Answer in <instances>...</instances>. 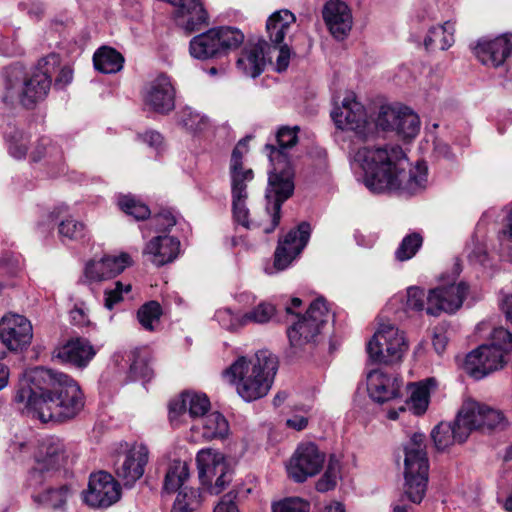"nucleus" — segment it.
Segmentation results:
<instances>
[{"label": "nucleus", "mask_w": 512, "mask_h": 512, "mask_svg": "<svg viewBox=\"0 0 512 512\" xmlns=\"http://www.w3.org/2000/svg\"><path fill=\"white\" fill-rule=\"evenodd\" d=\"M14 401L23 412L41 422H63L76 417L85 404L79 384L68 374L35 367L20 381Z\"/></svg>", "instance_id": "1"}, {"label": "nucleus", "mask_w": 512, "mask_h": 512, "mask_svg": "<svg viewBox=\"0 0 512 512\" xmlns=\"http://www.w3.org/2000/svg\"><path fill=\"white\" fill-rule=\"evenodd\" d=\"M363 171V183L374 194L394 192L410 197L427 187L428 168L425 162L412 167L403 149L398 145L364 146L354 156Z\"/></svg>", "instance_id": "2"}, {"label": "nucleus", "mask_w": 512, "mask_h": 512, "mask_svg": "<svg viewBox=\"0 0 512 512\" xmlns=\"http://www.w3.org/2000/svg\"><path fill=\"white\" fill-rule=\"evenodd\" d=\"M298 131V126H283L274 136L276 144L269 142L264 147L271 165L265 191V211L270 217V223L263 226L265 234L272 233L279 225L282 205L294 193L295 172L291 151L298 143Z\"/></svg>", "instance_id": "3"}, {"label": "nucleus", "mask_w": 512, "mask_h": 512, "mask_svg": "<svg viewBox=\"0 0 512 512\" xmlns=\"http://www.w3.org/2000/svg\"><path fill=\"white\" fill-rule=\"evenodd\" d=\"M278 358L269 350H259L252 359L238 357L224 375L236 386L238 395L246 402L268 394L278 371Z\"/></svg>", "instance_id": "4"}, {"label": "nucleus", "mask_w": 512, "mask_h": 512, "mask_svg": "<svg viewBox=\"0 0 512 512\" xmlns=\"http://www.w3.org/2000/svg\"><path fill=\"white\" fill-rule=\"evenodd\" d=\"M425 441V434L416 432L403 445L405 482L403 493L392 503V512H413L412 504L421 503L426 494L429 462Z\"/></svg>", "instance_id": "5"}, {"label": "nucleus", "mask_w": 512, "mask_h": 512, "mask_svg": "<svg viewBox=\"0 0 512 512\" xmlns=\"http://www.w3.org/2000/svg\"><path fill=\"white\" fill-rule=\"evenodd\" d=\"M48 58L39 61L37 67L25 74L19 65H14L6 70L5 93L3 102L12 104L18 100L25 108H33L38 102L43 101L51 87V76L48 69Z\"/></svg>", "instance_id": "6"}, {"label": "nucleus", "mask_w": 512, "mask_h": 512, "mask_svg": "<svg viewBox=\"0 0 512 512\" xmlns=\"http://www.w3.org/2000/svg\"><path fill=\"white\" fill-rule=\"evenodd\" d=\"M331 318L326 300L323 297L315 299L303 316L287 328V337L293 355L311 348L319 341L324 326Z\"/></svg>", "instance_id": "7"}, {"label": "nucleus", "mask_w": 512, "mask_h": 512, "mask_svg": "<svg viewBox=\"0 0 512 512\" xmlns=\"http://www.w3.org/2000/svg\"><path fill=\"white\" fill-rule=\"evenodd\" d=\"M244 42L243 32L232 26H218L194 36L189 43L190 55L209 60L227 55Z\"/></svg>", "instance_id": "8"}, {"label": "nucleus", "mask_w": 512, "mask_h": 512, "mask_svg": "<svg viewBox=\"0 0 512 512\" xmlns=\"http://www.w3.org/2000/svg\"><path fill=\"white\" fill-rule=\"evenodd\" d=\"M408 350L404 334L391 323H381L366 346L373 363L395 364L402 360Z\"/></svg>", "instance_id": "9"}, {"label": "nucleus", "mask_w": 512, "mask_h": 512, "mask_svg": "<svg viewBox=\"0 0 512 512\" xmlns=\"http://www.w3.org/2000/svg\"><path fill=\"white\" fill-rule=\"evenodd\" d=\"M196 463L199 480L210 494H220L232 481L233 470L222 453L211 448L197 453Z\"/></svg>", "instance_id": "10"}, {"label": "nucleus", "mask_w": 512, "mask_h": 512, "mask_svg": "<svg viewBox=\"0 0 512 512\" xmlns=\"http://www.w3.org/2000/svg\"><path fill=\"white\" fill-rule=\"evenodd\" d=\"M474 54L483 65L499 70L500 75L512 81V33L479 40Z\"/></svg>", "instance_id": "11"}, {"label": "nucleus", "mask_w": 512, "mask_h": 512, "mask_svg": "<svg viewBox=\"0 0 512 512\" xmlns=\"http://www.w3.org/2000/svg\"><path fill=\"white\" fill-rule=\"evenodd\" d=\"M67 458L63 441L54 436L39 440L35 453L36 466L30 470L28 484L36 487L44 480L43 473L60 468Z\"/></svg>", "instance_id": "12"}, {"label": "nucleus", "mask_w": 512, "mask_h": 512, "mask_svg": "<svg viewBox=\"0 0 512 512\" xmlns=\"http://www.w3.org/2000/svg\"><path fill=\"white\" fill-rule=\"evenodd\" d=\"M325 459V453L315 443H300L287 465L288 476L297 483H303L322 470Z\"/></svg>", "instance_id": "13"}, {"label": "nucleus", "mask_w": 512, "mask_h": 512, "mask_svg": "<svg viewBox=\"0 0 512 512\" xmlns=\"http://www.w3.org/2000/svg\"><path fill=\"white\" fill-rule=\"evenodd\" d=\"M331 118L337 128L351 130L361 139H367L372 132V124L367 120L363 105L352 94L342 100L341 106H335Z\"/></svg>", "instance_id": "14"}, {"label": "nucleus", "mask_w": 512, "mask_h": 512, "mask_svg": "<svg viewBox=\"0 0 512 512\" xmlns=\"http://www.w3.org/2000/svg\"><path fill=\"white\" fill-rule=\"evenodd\" d=\"M469 287L465 282L439 285L427 292L426 313L439 316L441 313L453 314L458 311L467 296Z\"/></svg>", "instance_id": "15"}, {"label": "nucleus", "mask_w": 512, "mask_h": 512, "mask_svg": "<svg viewBox=\"0 0 512 512\" xmlns=\"http://www.w3.org/2000/svg\"><path fill=\"white\" fill-rule=\"evenodd\" d=\"M311 232L310 223L303 221L291 229L283 239H279L274 253L275 270L283 271L291 265L307 246Z\"/></svg>", "instance_id": "16"}, {"label": "nucleus", "mask_w": 512, "mask_h": 512, "mask_svg": "<svg viewBox=\"0 0 512 512\" xmlns=\"http://www.w3.org/2000/svg\"><path fill=\"white\" fill-rule=\"evenodd\" d=\"M120 496L118 482L104 471L91 474L88 487L82 493L84 503L92 508H107L116 503Z\"/></svg>", "instance_id": "17"}, {"label": "nucleus", "mask_w": 512, "mask_h": 512, "mask_svg": "<svg viewBox=\"0 0 512 512\" xmlns=\"http://www.w3.org/2000/svg\"><path fill=\"white\" fill-rule=\"evenodd\" d=\"M132 265V259L127 253L119 256L106 255L100 259H92L85 265L83 276L79 283L92 285L109 280Z\"/></svg>", "instance_id": "18"}, {"label": "nucleus", "mask_w": 512, "mask_h": 512, "mask_svg": "<svg viewBox=\"0 0 512 512\" xmlns=\"http://www.w3.org/2000/svg\"><path fill=\"white\" fill-rule=\"evenodd\" d=\"M503 366L504 360L500 350L483 344L467 354L463 369L475 380H481Z\"/></svg>", "instance_id": "19"}, {"label": "nucleus", "mask_w": 512, "mask_h": 512, "mask_svg": "<svg viewBox=\"0 0 512 512\" xmlns=\"http://www.w3.org/2000/svg\"><path fill=\"white\" fill-rule=\"evenodd\" d=\"M460 421H465L469 434L473 430L489 432L504 426V415L501 411L476 401L465 402L460 409Z\"/></svg>", "instance_id": "20"}, {"label": "nucleus", "mask_w": 512, "mask_h": 512, "mask_svg": "<svg viewBox=\"0 0 512 512\" xmlns=\"http://www.w3.org/2000/svg\"><path fill=\"white\" fill-rule=\"evenodd\" d=\"M211 407L210 399L205 393L184 391L178 398L169 403V419L172 424L178 425L188 415L196 420L205 416Z\"/></svg>", "instance_id": "21"}, {"label": "nucleus", "mask_w": 512, "mask_h": 512, "mask_svg": "<svg viewBox=\"0 0 512 512\" xmlns=\"http://www.w3.org/2000/svg\"><path fill=\"white\" fill-rule=\"evenodd\" d=\"M33 338V328L30 321L18 314L4 316L0 320V339L11 351L27 348Z\"/></svg>", "instance_id": "22"}, {"label": "nucleus", "mask_w": 512, "mask_h": 512, "mask_svg": "<svg viewBox=\"0 0 512 512\" xmlns=\"http://www.w3.org/2000/svg\"><path fill=\"white\" fill-rule=\"evenodd\" d=\"M175 93L170 77L161 74L146 86L143 101L151 111L168 114L175 107Z\"/></svg>", "instance_id": "23"}, {"label": "nucleus", "mask_w": 512, "mask_h": 512, "mask_svg": "<svg viewBox=\"0 0 512 512\" xmlns=\"http://www.w3.org/2000/svg\"><path fill=\"white\" fill-rule=\"evenodd\" d=\"M97 351L91 342L83 337H73L53 351V358L63 364L83 369L95 357Z\"/></svg>", "instance_id": "24"}, {"label": "nucleus", "mask_w": 512, "mask_h": 512, "mask_svg": "<svg viewBox=\"0 0 512 512\" xmlns=\"http://www.w3.org/2000/svg\"><path fill=\"white\" fill-rule=\"evenodd\" d=\"M322 16L330 34L336 40H344L352 29V13L341 0H329L322 9Z\"/></svg>", "instance_id": "25"}, {"label": "nucleus", "mask_w": 512, "mask_h": 512, "mask_svg": "<svg viewBox=\"0 0 512 512\" xmlns=\"http://www.w3.org/2000/svg\"><path fill=\"white\" fill-rule=\"evenodd\" d=\"M148 458V448L142 444L133 446L125 453L123 461L117 465L115 470L117 477L125 487H133L143 476Z\"/></svg>", "instance_id": "26"}, {"label": "nucleus", "mask_w": 512, "mask_h": 512, "mask_svg": "<svg viewBox=\"0 0 512 512\" xmlns=\"http://www.w3.org/2000/svg\"><path fill=\"white\" fill-rule=\"evenodd\" d=\"M180 245L178 237L159 234L146 243L143 255L153 265L161 267L177 259L180 253Z\"/></svg>", "instance_id": "27"}, {"label": "nucleus", "mask_w": 512, "mask_h": 512, "mask_svg": "<svg viewBox=\"0 0 512 512\" xmlns=\"http://www.w3.org/2000/svg\"><path fill=\"white\" fill-rule=\"evenodd\" d=\"M64 209H66V206H60L49 212L46 216V220L39 222V228H43L44 232L45 226L50 229L51 225L54 227L58 222V235L62 243L67 244L69 242L85 241L88 238L86 225L73 218L60 220V214Z\"/></svg>", "instance_id": "28"}, {"label": "nucleus", "mask_w": 512, "mask_h": 512, "mask_svg": "<svg viewBox=\"0 0 512 512\" xmlns=\"http://www.w3.org/2000/svg\"><path fill=\"white\" fill-rule=\"evenodd\" d=\"M460 411L452 422H440L431 431V438L438 451H444L455 443H463L469 437V428L460 421Z\"/></svg>", "instance_id": "29"}, {"label": "nucleus", "mask_w": 512, "mask_h": 512, "mask_svg": "<svg viewBox=\"0 0 512 512\" xmlns=\"http://www.w3.org/2000/svg\"><path fill=\"white\" fill-rule=\"evenodd\" d=\"M427 293L419 286H410L406 290V295L397 294L393 296L386 304L385 310L388 313H394L396 319L402 317V312H426Z\"/></svg>", "instance_id": "30"}, {"label": "nucleus", "mask_w": 512, "mask_h": 512, "mask_svg": "<svg viewBox=\"0 0 512 512\" xmlns=\"http://www.w3.org/2000/svg\"><path fill=\"white\" fill-rule=\"evenodd\" d=\"M401 382L397 378L373 370L367 377V391L370 398L379 404H383L399 397Z\"/></svg>", "instance_id": "31"}, {"label": "nucleus", "mask_w": 512, "mask_h": 512, "mask_svg": "<svg viewBox=\"0 0 512 512\" xmlns=\"http://www.w3.org/2000/svg\"><path fill=\"white\" fill-rule=\"evenodd\" d=\"M266 49H270V45L265 40L246 47L236 62L238 70L246 77H258L265 69Z\"/></svg>", "instance_id": "32"}, {"label": "nucleus", "mask_w": 512, "mask_h": 512, "mask_svg": "<svg viewBox=\"0 0 512 512\" xmlns=\"http://www.w3.org/2000/svg\"><path fill=\"white\" fill-rule=\"evenodd\" d=\"M33 162L43 161L51 167L50 176L56 177L64 171V162L61 148L48 137H41L31 152Z\"/></svg>", "instance_id": "33"}, {"label": "nucleus", "mask_w": 512, "mask_h": 512, "mask_svg": "<svg viewBox=\"0 0 512 512\" xmlns=\"http://www.w3.org/2000/svg\"><path fill=\"white\" fill-rule=\"evenodd\" d=\"M295 21V15L287 9L272 13L266 21V31L271 43L276 46L282 44Z\"/></svg>", "instance_id": "34"}, {"label": "nucleus", "mask_w": 512, "mask_h": 512, "mask_svg": "<svg viewBox=\"0 0 512 512\" xmlns=\"http://www.w3.org/2000/svg\"><path fill=\"white\" fill-rule=\"evenodd\" d=\"M435 378H426L416 383L409 384L410 397L407 400L409 410L414 415H423L430 403V394L432 389L436 388Z\"/></svg>", "instance_id": "35"}, {"label": "nucleus", "mask_w": 512, "mask_h": 512, "mask_svg": "<svg viewBox=\"0 0 512 512\" xmlns=\"http://www.w3.org/2000/svg\"><path fill=\"white\" fill-rule=\"evenodd\" d=\"M189 476V466L185 461L179 459L171 461L165 473L162 492L166 494L179 492L182 487L187 486Z\"/></svg>", "instance_id": "36"}, {"label": "nucleus", "mask_w": 512, "mask_h": 512, "mask_svg": "<svg viewBox=\"0 0 512 512\" xmlns=\"http://www.w3.org/2000/svg\"><path fill=\"white\" fill-rule=\"evenodd\" d=\"M94 68L103 74H113L123 68L124 57L116 49L100 47L93 55Z\"/></svg>", "instance_id": "37"}, {"label": "nucleus", "mask_w": 512, "mask_h": 512, "mask_svg": "<svg viewBox=\"0 0 512 512\" xmlns=\"http://www.w3.org/2000/svg\"><path fill=\"white\" fill-rule=\"evenodd\" d=\"M454 24L447 20L443 25L431 27L424 39V46L427 50H447L454 43Z\"/></svg>", "instance_id": "38"}, {"label": "nucleus", "mask_w": 512, "mask_h": 512, "mask_svg": "<svg viewBox=\"0 0 512 512\" xmlns=\"http://www.w3.org/2000/svg\"><path fill=\"white\" fill-rule=\"evenodd\" d=\"M201 420V435L206 440L222 439L229 431L226 418L219 412H208Z\"/></svg>", "instance_id": "39"}, {"label": "nucleus", "mask_w": 512, "mask_h": 512, "mask_svg": "<svg viewBox=\"0 0 512 512\" xmlns=\"http://www.w3.org/2000/svg\"><path fill=\"white\" fill-rule=\"evenodd\" d=\"M71 494V488L67 484H62L58 487H50L42 493L33 494L34 502L51 509H63L67 503L68 497Z\"/></svg>", "instance_id": "40"}, {"label": "nucleus", "mask_w": 512, "mask_h": 512, "mask_svg": "<svg viewBox=\"0 0 512 512\" xmlns=\"http://www.w3.org/2000/svg\"><path fill=\"white\" fill-rule=\"evenodd\" d=\"M420 130L419 116L410 108L401 106L399 119L395 127V132L403 140H411L417 136Z\"/></svg>", "instance_id": "41"}, {"label": "nucleus", "mask_w": 512, "mask_h": 512, "mask_svg": "<svg viewBox=\"0 0 512 512\" xmlns=\"http://www.w3.org/2000/svg\"><path fill=\"white\" fill-rule=\"evenodd\" d=\"M9 154L15 159H24L27 155L30 137L15 126H9L4 132Z\"/></svg>", "instance_id": "42"}, {"label": "nucleus", "mask_w": 512, "mask_h": 512, "mask_svg": "<svg viewBox=\"0 0 512 512\" xmlns=\"http://www.w3.org/2000/svg\"><path fill=\"white\" fill-rule=\"evenodd\" d=\"M178 123L191 133H200L209 126V119L192 109L191 107L182 108L177 114Z\"/></svg>", "instance_id": "43"}, {"label": "nucleus", "mask_w": 512, "mask_h": 512, "mask_svg": "<svg viewBox=\"0 0 512 512\" xmlns=\"http://www.w3.org/2000/svg\"><path fill=\"white\" fill-rule=\"evenodd\" d=\"M117 203L121 211L137 221L145 220L151 215L149 207L134 195H120Z\"/></svg>", "instance_id": "44"}, {"label": "nucleus", "mask_w": 512, "mask_h": 512, "mask_svg": "<svg viewBox=\"0 0 512 512\" xmlns=\"http://www.w3.org/2000/svg\"><path fill=\"white\" fill-rule=\"evenodd\" d=\"M162 307L157 301H149L143 304L137 311V319L140 325L147 331H155L160 323Z\"/></svg>", "instance_id": "45"}, {"label": "nucleus", "mask_w": 512, "mask_h": 512, "mask_svg": "<svg viewBox=\"0 0 512 512\" xmlns=\"http://www.w3.org/2000/svg\"><path fill=\"white\" fill-rule=\"evenodd\" d=\"M126 360L130 362L128 379L131 381L136 380H149L152 377L153 371L149 366L147 360L139 355V351L134 349L126 353Z\"/></svg>", "instance_id": "46"}, {"label": "nucleus", "mask_w": 512, "mask_h": 512, "mask_svg": "<svg viewBox=\"0 0 512 512\" xmlns=\"http://www.w3.org/2000/svg\"><path fill=\"white\" fill-rule=\"evenodd\" d=\"M232 198H248L247 184L254 178L251 168L229 170Z\"/></svg>", "instance_id": "47"}, {"label": "nucleus", "mask_w": 512, "mask_h": 512, "mask_svg": "<svg viewBox=\"0 0 512 512\" xmlns=\"http://www.w3.org/2000/svg\"><path fill=\"white\" fill-rule=\"evenodd\" d=\"M423 239L419 233L406 235L395 251V258L398 261H407L415 256L422 246Z\"/></svg>", "instance_id": "48"}, {"label": "nucleus", "mask_w": 512, "mask_h": 512, "mask_svg": "<svg viewBox=\"0 0 512 512\" xmlns=\"http://www.w3.org/2000/svg\"><path fill=\"white\" fill-rule=\"evenodd\" d=\"M339 475L340 462L334 455H331L323 476L316 483L317 491L327 492L332 490L337 484Z\"/></svg>", "instance_id": "49"}, {"label": "nucleus", "mask_w": 512, "mask_h": 512, "mask_svg": "<svg viewBox=\"0 0 512 512\" xmlns=\"http://www.w3.org/2000/svg\"><path fill=\"white\" fill-rule=\"evenodd\" d=\"M176 223V217L170 209H162L149 220L150 229L157 235L168 234Z\"/></svg>", "instance_id": "50"}, {"label": "nucleus", "mask_w": 512, "mask_h": 512, "mask_svg": "<svg viewBox=\"0 0 512 512\" xmlns=\"http://www.w3.org/2000/svg\"><path fill=\"white\" fill-rule=\"evenodd\" d=\"M214 319L227 331H236L245 325L244 315L240 316L234 313L230 308L218 309L214 314Z\"/></svg>", "instance_id": "51"}, {"label": "nucleus", "mask_w": 512, "mask_h": 512, "mask_svg": "<svg viewBox=\"0 0 512 512\" xmlns=\"http://www.w3.org/2000/svg\"><path fill=\"white\" fill-rule=\"evenodd\" d=\"M399 111L400 107L381 106L375 120L376 127L383 131H395L397 120L399 119Z\"/></svg>", "instance_id": "52"}, {"label": "nucleus", "mask_w": 512, "mask_h": 512, "mask_svg": "<svg viewBox=\"0 0 512 512\" xmlns=\"http://www.w3.org/2000/svg\"><path fill=\"white\" fill-rule=\"evenodd\" d=\"M243 315L245 325L250 322L264 324L269 322L275 315V307L270 303L261 302L251 311Z\"/></svg>", "instance_id": "53"}, {"label": "nucleus", "mask_w": 512, "mask_h": 512, "mask_svg": "<svg viewBox=\"0 0 512 512\" xmlns=\"http://www.w3.org/2000/svg\"><path fill=\"white\" fill-rule=\"evenodd\" d=\"M272 512H310V503L300 497H287L273 503Z\"/></svg>", "instance_id": "54"}, {"label": "nucleus", "mask_w": 512, "mask_h": 512, "mask_svg": "<svg viewBox=\"0 0 512 512\" xmlns=\"http://www.w3.org/2000/svg\"><path fill=\"white\" fill-rule=\"evenodd\" d=\"M487 345L500 350L504 356L505 352L512 351V333L504 327L494 328L491 333V343Z\"/></svg>", "instance_id": "55"}, {"label": "nucleus", "mask_w": 512, "mask_h": 512, "mask_svg": "<svg viewBox=\"0 0 512 512\" xmlns=\"http://www.w3.org/2000/svg\"><path fill=\"white\" fill-rule=\"evenodd\" d=\"M248 198H232L233 219L237 224L242 225L246 229H251L254 225L249 220V209L246 201Z\"/></svg>", "instance_id": "56"}, {"label": "nucleus", "mask_w": 512, "mask_h": 512, "mask_svg": "<svg viewBox=\"0 0 512 512\" xmlns=\"http://www.w3.org/2000/svg\"><path fill=\"white\" fill-rule=\"evenodd\" d=\"M131 291V285H124L120 281L115 282L113 289H106L104 293V306L112 310L114 306L123 300V293H129Z\"/></svg>", "instance_id": "57"}, {"label": "nucleus", "mask_w": 512, "mask_h": 512, "mask_svg": "<svg viewBox=\"0 0 512 512\" xmlns=\"http://www.w3.org/2000/svg\"><path fill=\"white\" fill-rule=\"evenodd\" d=\"M248 139L249 137L239 140L234 149L232 150L229 170L246 169L243 165V157L248 152Z\"/></svg>", "instance_id": "58"}, {"label": "nucleus", "mask_w": 512, "mask_h": 512, "mask_svg": "<svg viewBox=\"0 0 512 512\" xmlns=\"http://www.w3.org/2000/svg\"><path fill=\"white\" fill-rule=\"evenodd\" d=\"M20 268L19 258L11 253L0 256V274L14 276Z\"/></svg>", "instance_id": "59"}, {"label": "nucleus", "mask_w": 512, "mask_h": 512, "mask_svg": "<svg viewBox=\"0 0 512 512\" xmlns=\"http://www.w3.org/2000/svg\"><path fill=\"white\" fill-rule=\"evenodd\" d=\"M238 497V491L235 489L225 494L217 506L214 508V512H239L238 506L235 500Z\"/></svg>", "instance_id": "60"}, {"label": "nucleus", "mask_w": 512, "mask_h": 512, "mask_svg": "<svg viewBox=\"0 0 512 512\" xmlns=\"http://www.w3.org/2000/svg\"><path fill=\"white\" fill-rule=\"evenodd\" d=\"M21 49L15 42V40H10L8 37H5L0 32V55L11 57L21 54Z\"/></svg>", "instance_id": "61"}, {"label": "nucleus", "mask_w": 512, "mask_h": 512, "mask_svg": "<svg viewBox=\"0 0 512 512\" xmlns=\"http://www.w3.org/2000/svg\"><path fill=\"white\" fill-rule=\"evenodd\" d=\"M181 496H183L181 499L183 504H185V503L189 504L191 502L192 496H193V498H195V500L197 501V509L200 507L201 502H202V495H201L200 489H195V488H192L189 486H184V487H182V489L179 492H177V497H176L175 501H178Z\"/></svg>", "instance_id": "62"}, {"label": "nucleus", "mask_w": 512, "mask_h": 512, "mask_svg": "<svg viewBox=\"0 0 512 512\" xmlns=\"http://www.w3.org/2000/svg\"><path fill=\"white\" fill-rule=\"evenodd\" d=\"M140 138L144 143L155 149L157 152L161 150L163 145V136L158 131L148 130L141 134Z\"/></svg>", "instance_id": "63"}, {"label": "nucleus", "mask_w": 512, "mask_h": 512, "mask_svg": "<svg viewBox=\"0 0 512 512\" xmlns=\"http://www.w3.org/2000/svg\"><path fill=\"white\" fill-rule=\"evenodd\" d=\"M506 222L505 227L498 234L500 246L512 244V210L508 213Z\"/></svg>", "instance_id": "64"}]
</instances>
